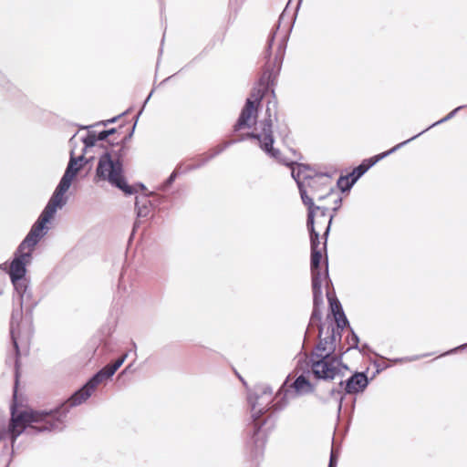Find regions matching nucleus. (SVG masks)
<instances>
[{"label":"nucleus","mask_w":467,"mask_h":467,"mask_svg":"<svg viewBox=\"0 0 467 467\" xmlns=\"http://www.w3.org/2000/svg\"><path fill=\"white\" fill-rule=\"evenodd\" d=\"M117 147H118V149L112 148L110 150H107L104 153H109L112 156L113 160H119V161H121V158L126 153L125 145L124 144L117 145Z\"/></svg>","instance_id":"obj_23"},{"label":"nucleus","mask_w":467,"mask_h":467,"mask_svg":"<svg viewBox=\"0 0 467 467\" xmlns=\"http://www.w3.org/2000/svg\"><path fill=\"white\" fill-rule=\"evenodd\" d=\"M307 195L318 202L325 201L334 195L332 180L327 174L315 173L313 179L306 183Z\"/></svg>","instance_id":"obj_14"},{"label":"nucleus","mask_w":467,"mask_h":467,"mask_svg":"<svg viewBox=\"0 0 467 467\" xmlns=\"http://www.w3.org/2000/svg\"><path fill=\"white\" fill-rule=\"evenodd\" d=\"M100 383L99 379L94 375L81 389L71 395L65 405L54 410H30L16 413L14 408H12V416L8 430L3 433L0 432V441L5 435H8L12 446H14L17 437L27 428L36 431V432L58 431L63 430L68 408L84 403L91 397Z\"/></svg>","instance_id":"obj_1"},{"label":"nucleus","mask_w":467,"mask_h":467,"mask_svg":"<svg viewBox=\"0 0 467 467\" xmlns=\"http://www.w3.org/2000/svg\"><path fill=\"white\" fill-rule=\"evenodd\" d=\"M108 182L110 185L119 188L126 194L135 192L132 186L126 182L123 175L122 161L113 160L109 153H103L98 161L95 182Z\"/></svg>","instance_id":"obj_4"},{"label":"nucleus","mask_w":467,"mask_h":467,"mask_svg":"<svg viewBox=\"0 0 467 467\" xmlns=\"http://www.w3.org/2000/svg\"><path fill=\"white\" fill-rule=\"evenodd\" d=\"M270 104L271 102H268L266 107L265 118L256 121L258 107L252 105L250 101H245L244 107L234 125V130L237 131L245 128L250 129L254 125L253 131L248 132L239 140L245 139L256 140L262 150L271 158L279 160L280 151L273 147V123L277 120V118L275 112L272 113Z\"/></svg>","instance_id":"obj_3"},{"label":"nucleus","mask_w":467,"mask_h":467,"mask_svg":"<svg viewBox=\"0 0 467 467\" xmlns=\"http://www.w3.org/2000/svg\"><path fill=\"white\" fill-rule=\"evenodd\" d=\"M115 121H116V118H113V119H109L107 121H102L101 124L107 125V123H112V122H115Z\"/></svg>","instance_id":"obj_38"},{"label":"nucleus","mask_w":467,"mask_h":467,"mask_svg":"<svg viewBox=\"0 0 467 467\" xmlns=\"http://www.w3.org/2000/svg\"><path fill=\"white\" fill-rule=\"evenodd\" d=\"M428 355H422V356H412V357H405V358H396V359H393L392 362L393 363H399V362H411V361H414V360H417L422 357H427Z\"/></svg>","instance_id":"obj_30"},{"label":"nucleus","mask_w":467,"mask_h":467,"mask_svg":"<svg viewBox=\"0 0 467 467\" xmlns=\"http://www.w3.org/2000/svg\"><path fill=\"white\" fill-rule=\"evenodd\" d=\"M313 300L315 301V299L313 298ZM323 303V300L321 302H319L317 305H316L314 303V310H313V313H312V319H315V318H317V319H320V314L318 313L317 311V307L319 306V305H321Z\"/></svg>","instance_id":"obj_33"},{"label":"nucleus","mask_w":467,"mask_h":467,"mask_svg":"<svg viewBox=\"0 0 467 467\" xmlns=\"http://www.w3.org/2000/svg\"><path fill=\"white\" fill-rule=\"evenodd\" d=\"M337 336L333 326L319 327V343L310 356H334Z\"/></svg>","instance_id":"obj_15"},{"label":"nucleus","mask_w":467,"mask_h":467,"mask_svg":"<svg viewBox=\"0 0 467 467\" xmlns=\"http://www.w3.org/2000/svg\"><path fill=\"white\" fill-rule=\"evenodd\" d=\"M65 205L58 202V201L50 198L37 221L33 224L29 233L20 244L21 249H29L34 251L39 240L47 233L48 228L47 227V224L54 217L57 209H61Z\"/></svg>","instance_id":"obj_5"},{"label":"nucleus","mask_w":467,"mask_h":467,"mask_svg":"<svg viewBox=\"0 0 467 467\" xmlns=\"http://www.w3.org/2000/svg\"><path fill=\"white\" fill-rule=\"evenodd\" d=\"M277 161L292 167V177L296 182L303 203L307 207H315L316 204L313 202V198H310L307 195L306 190V183H308L315 175L313 174V171L305 164H296V168H295V163L286 162L281 158V153L279 154V160Z\"/></svg>","instance_id":"obj_10"},{"label":"nucleus","mask_w":467,"mask_h":467,"mask_svg":"<svg viewBox=\"0 0 467 467\" xmlns=\"http://www.w3.org/2000/svg\"><path fill=\"white\" fill-rule=\"evenodd\" d=\"M108 134L106 132V130H103L101 132H99L98 135H97V139L98 140H105L107 138H108Z\"/></svg>","instance_id":"obj_34"},{"label":"nucleus","mask_w":467,"mask_h":467,"mask_svg":"<svg viewBox=\"0 0 467 467\" xmlns=\"http://www.w3.org/2000/svg\"><path fill=\"white\" fill-rule=\"evenodd\" d=\"M291 388L298 396L306 395L314 392V385L306 379L305 375L298 376L292 383Z\"/></svg>","instance_id":"obj_18"},{"label":"nucleus","mask_w":467,"mask_h":467,"mask_svg":"<svg viewBox=\"0 0 467 467\" xmlns=\"http://www.w3.org/2000/svg\"><path fill=\"white\" fill-rule=\"evenodd\" d=\"M278 133L285 140L289 134V129L286 124H281L278 126Z\"/></svg>","instance_id":"obj_32"},{"label":"nucleus","mask_w":467,"mask_h":467,"mask_svg":"<svg viewBox=\"0 0 467 467\" xmlns=\"http://www.w3.org/2000/svg\"><path fill=\"white\" fill-rule=\"evenodd\" d=\"M327 296L329 301L330 308L334 317L337 315H338L339 317H344V311L342 309L340 302L337 298L331 297L328 292L327 294Z\"/></svg>","instance_id":"obj_21"},{"label":"nucleus","mask_w":467,"mask_h":467,"mask_svg":"<svg viewBox=\"0 0 467 467\" xmlns=\"http://www.w3.org/2000/svg\"><path fill=\"white\" fill-rule=\"evenodd\" d=\"M32 253L29 249H21L19 244L8 271L19 304V309L12 313L10 323V334L16 356L19 354L18 340H28L33 334V310L38 304L33 297L29 282L26 278V265L32 261Z\"/></svg>","instance_id":"obj_2"},{"label":"nucleus","mask_w":467,"mask_h":467,"mask_svg":"<svg viewBox=\"0 0 467 467\" xmlns=\"http://www.w3.org/2000/svg\"><path fill=\"white\" fill-rule=\"evenodd\" d=\"M330 394L332 397H335V399L337 400V410L338 411H340L343 402V396L341 395L340 390L333 389H331Z\"/></svg>","instance_id":"obj_27"},{"label":"nucleus","mask_w":467,"mask_h":467,"mask_svg":"<svg viewBox=\"0 0 467 467\" xmlns=\"http://www.w3.org/2000/svg\"><path fill=\"white\" fill-rule=\"evenodd\" d=\"M286 403L287 402H285L284 404H281V405L276 403V404L273 405V407H275V410H282L286 405Z\"/></svg>","instance_id":"obj_37"},{"label":"nucleus","mask_w":467,"mask_h":467,"mask_svg":"<svg viewBox=\"0 0 467 467\" xmlns=\"http://www.w3.org/2000/svg\"><path fill=\"white\" fill-rule=\"evenodd\" d=\"M308 365L314 377L323 380H333L348 369L337 356H310Z\"/></svg>","instance_id":"obj_6"},{"label":"nucleus","mask_w":467,"mask_h":467,"mask_svg":"<svg viewBox=\"0 0 467 467\" xmlns=\"http://www.w3.org/2000/svg\"><path fill=\"white\" fill-rule=\"evenodd\" d=\"M151 94H152V93H150V95L147 97V99H146V100H145L144 104L148 102V100L150 99V98Z\"/></svg>","instance_id":"obj_41"},{"label":"nucleus","mask_w":467,"mask_h":467,"mask_svg":"<svg viewBox=\"0 0 467 467\" xmlns=\"http://www.w3.org/2000/svg\"><path fill=\"white\" fill-rule=\"evenodd\" d=\"M84 150L88 148L95 146L98 141L97 135L94 132H88L86 137L83 138Z\"/></svg>","instance_id":"obj_25"},{"label":"nucleus","mask_w":467,"mask_h":467,"mask_svg":"<svg viewBox=\"0 0 467 467\" xmlns=\"http://www.w3.org/2000/svg\"><path fill=\"white\" fill-rule=\"evenodd\" d=\"M464 106H460V107H457L456 109H454L452 111H451L447 116H445L443 119L436 121L435 123L431 124L430 127H428L426 130H422L421 132L418 133L417 135L420 136L422 133H424L425 131L429 130L430 129L439 125V124H441L443 122H446L448 121L449 119H451V118L454 117V115L456 114L457 111H459L460 109H462Z\"/></svg>","instance_id":"obj_22"},{"label":"nucleus","mask_w":467,"mask_h":467,"mask_svg":"<svg viewBox=\"0 0 467 467\" xmlns=\"http://www.w3.org/2000/svg\"><path fill=\"white\" fill-rule=\"evenodd\" d=\"M465 348H467V344H463V345H462V346H460L458 348H453V349H451L450 351H447L446 354H451V353L456 352L458 349Z\"/></svg>","instance_id":"obj_35"},{"label":"nucleus","mask_w":467,"mask_h":467,"mask_svg":"<svg viewBox=\"0 0 467 467\" xmlns=\"http://www.w3.org/2000/svg\"><path fill=\"white\" fill-rule=\"evenodd\" d=\"M322 258V248L312 247L311 249V274L312 289L315 304L322 301V283L328 278L327 266L321 272L320 262Z\"/></svg>","instance_id":"obj_13"},{"label":"nucleus","mask_w":467,"mask_h":467,"mask_svg":"<svg viewBox=\"0 0 467 467\" xmlns=\"http://www.w3.org/2000/svg\"><path fill=\"white\" fill-rule=\"evenodd\" d=\"M282 60L275 57V63L273 67L270 68V66H267L265 70L263 76L260 78V87L254 88L251 91L250 96L247 98L246 101H250L252 105L259 107L262 99L265 96V92L271 86L275 85L276 80Z\"/></svg>","instance_id":"obj_11"},{"label":"nucleus","mask_w":467,"mask_h":467,"mask_svg":"<svg viewBox=\"0 0 467 467\" xmlns=\"http://www.w3.org/2000/svg\"><path fill=\"white\" fill-rule=\"evenodd\" d=\"M237 140H232V141H227L222 145H218L216 148H214L213 150V152L210 153L207 157L205 158H202L201 161L195 165H192L191 167L188 168V170H194V169H198L202 166H203L205 163H207L210 160H212L213 158H214L215 156H217L218 154H220L221 152H223L228 146H230L231 144L233 143H235Z\"/></svg>","instance_id":"obj_19"},{"label":"nucleus","mask_w":467,"mask_h":467,"mask_svg":"<svg viewBox=\"0 0 467 467\" xmlns=\"http://www.w3.org/2000/svg\"><path fill=\"white\" fill-rule=\"evenodd\" d=\"M274 41V36H272L269 40H268V49H270L272 47V43Z\"/></svg>","instance_id":"obj_40"},{"label":"nucleus","mask_w":467,"mask_h":467,"mask_svg":"<svg viewBox=\"0 0 467 467\" xmlns=\"http://www.w3.org/2000/svg\"><path fill=\"white\" fill-rule=\"evenodd\" d=\"M335 319L337 322V327H335L336 335L338 337V338H340L341 335H340L339 330L343 329L347 325H348V321L345 315H344V317H339L338 315H337V316H335Z\"/></svg>","instance_id":"obj_24"},{"label":"nucleus","mask_w":467,"mask_h":467,"mask_svg":"<svg viewBox=\"0 0 467 467\" xmlns=\"http://www.w3.org/2000/svg\"><path fill=\"white\" fill-rule=\"evenodd\" d=\"M328 466H335V467H337V462H336V460L334 458L333 453H331Z\"/></svg>","instance_id":"obj_36"},{"label":"nucleus","mask_w":467,"mask_h":467,"mask_svg":"<svg viewBox=\"0 0 467 467\" xmlns=\"http://www.w3.org/2000/svg\"><path fill=\"white\" fill-rule=\"evenodd\" d=\"M419 135H415L411 137L410 139L402 141L390 150L382 152L380 154H378L372 158L364 160L361 164H359L358 167L354 168L352 172H350L347 176H340L337 180V186L340 188L342 192L349 191L351 187L354 185V183L372 166H374L378 161L384 159L385 157L389 156V154L395 152L398 149L403 147L410 141L415 140L418 138Z\"/></svg>","instance_id":"obj_8"},{"label":"nucleus","mask_w":467,"mask_h":467,"mask_svg":"<svg viewBox=\"0 0 467 467\" xmlns=\"http://www.w3.org/2000/svg\"><path fill=\"white\" fill-rule=\"evenodd\" d=\"M84 156L74 157V152H70V159L67 163L65 173L63 174L58 185L53 192L51 198L58 201V202L66 205L67 202V197L66 192L71 186L72 181L76 178L78 172L83 167Z\"/></svg>","instance_id":"obj_9"},{"label":"nucleus","mask_w":467,"mask_h":467,"mask_svg":"<svg viewBox=\"0 0 467 467\" xmlns=\"http://www.w3.org/2000/svg\"><path fill=\"white\" fill-rule=\"evenodd\" d=\"M128 358V354H124L116 359L112 364L106 365L99 371H98L95 376L99 379V380L102 383L104 380L112 377L115 372L122 366Z\"/></svg>","instance_id":"obj_17"},{"label":"nucleus","mask_w":467,"mask_h":467,"mask_svg":"<svg viewBox=\"0 0 467 467\" xmlns=\"http://www.w3.org/2000/svg\"><path fill=\"white\" fill-rule=\"evenodd\" d=\"M106 132H107L108 136H109V135H111V134L115 133V132H116V130H115V129H110V130H106Z\"/></svg>","instance_id":"obj_39"},{"label":"nucleus","mask_w":467,"mask_h":467,"mask_svg":"<svg viewBox=\"0 0 467 467\" xmlns=\"http://www.w3.org/2000/svg\"><path fill=\"white\" fill-rule=\"evenodd\" d=\"M328 467H335V466H328Z\"/></svg>","instance_id":"obj_44"},{"label":"nucleus","mask_w":467,"mask_h":467,"mask_svg":"<svg viewBox=\"0 0 467 467\" xmlns=\"http://www.w3.org/2000/svg\"><path fill=\"white\" fill-rule=\"evenodd\" d=\"M130 366L126 367L124 371H127L130 368Z\"/></svg>","instance_id":"obj_42"},{"label":"nucleus","mask_w":467,"mask_h":467,"mask_svg":"<svg viewBox=\"0 0 467 467\" xmlns=\"http://www.w3.org/2000/svg\"><path fill=\"white\" fill-rule=\"evenodd\" d=\"M178 175V172L177 171H173L171 172V174L169 176V178L165 181V182L162 184V186L161 187V190H166L168 187H170L172 182H174V180L176 179Z\"/></svg>","instance_id":"obj_29"},{"label":"nucleus","mask_w":467,"mask_h":467,"mask_svg":"<svg viewBox=\"0 0 467 467\" xmlns=\"http://www.w3.org/2000/svg\"><path fill=\"white\" fill-rule=\"evenodd\" d=\"M343 384H344V382H343V381H340L339 385H340L341 387L343 386Z\"/></svg>","instance_id":"obj_43"},{"label":"nucleus","mask_w":467,"mask_h":467,"mask_svg":"<svg viewBox=\"0 0 467 467\" xmlns=\"http://www.w3.org/2000/svg\"><path fill=\"white\" fill-rule=\"evenodd\" d=\"M307 210H308V213H307L306 225H307V229L310 232L311 248L314 246L317 248H321L320 247L319 233L315 228V215H316L315 211L316 210L320 211V216L323 217V219H324L323 224H326V223L327 224L326 226L325 232H324V235L326 237L327 236L328 233H329L330 225H331L332 220L334 218V215L327 214L329 207H327L326 205H315V207H307ZM326 243H327V238L325 239V242L323 244V248L326 247Z\"/></svg>","instance_id":"obj_12"},{"label":"nucleus","mask_w":467,"mask_h":467,"mask_svg":"<svg viewBox=\"0 0 467 467\" xmlns=\"http://www.w3.org/2000/svg\"><path fill=\"white\" fill-rule=\"evenodd\" d=\"M327 200H332L334 206L332 207V210L334 213L337 212L341 206L342 203V197L334 190V195L332 197H329ZM335 216V213H333Z\"/></svg>","instance_id":"obj_26"},{"label":"nucleus","mask_w":467,"mask_h":467,"mask_svg":"<svg viewBox=\"0 0 467 467\" xmlns=\"http://www.w3.org/2000/svg\"><path fill=\"white\" fill-rule=\"evenodd\" d=\"M358 341V337L353 331H351V336L348 339L349 348H357Z\"/></svg>","instance_id":"obj_31"},{"label":"nucleus","mask_w":467,"mask_h":467,"mask_svg":"<svg viewBox=\"0 0 467 467\" xmlns=\"http://www.w3.org/2000/svg\"><path fill=\"white\" fill-rule=\"evenodd\" d=\"M149 201L143 198L142 202L137 197L135 202V208L137 211L138 217H147L150 213Z\"/></svg>","instance_id":"obj_20"},{"label":"nucleus","mask_w":467,"mask_h":467,"mask_svg":"<svg viewBox=\"0 0 467 467\" xmlns=\"http://www.w3.org/2000/svg\"><path fill=\"white\" fill-rule=\"evenodd\" d=\"M315 213H316V215H315V227L317 226L318 229H324L325 230V228H326V226L327 224V223L323 224L324 219H323V217L320 216V211L316 210Z\"/></svg>","instance_id":"obj_28"},{"label":"nucleus","mask_w":467,"mask_h":467,"mask_svg":"<svg viewBox=\"0 0 467 467\" xmlns=\"http://www.w3.org/2000/svg\"><path fill=\"white\" fill-rule=\"evenodd\" d=\"M273 400V390L268 386H257L254 391L249 394L248 402L251 406V416L254 420L252 426L254 431L253 439L260 433L261 426L257 420L270 409V404Z\"/></svg>","instance_id":"obj_7"},{"label":"nucleus","mask_w":467,"mask_h":467,"mask_svg":"<svg viewBox=\"0 0 467 467\" xmlns=\"http://www.w3.org/2000/svg\"><path fill=\"white\" fill-rule=\"evenodd\" d=\"M368 385V379L364 372H356L348 378L345 384L347 394H357L363 392Z\"/></svg>","instance_id":"obj_16"}]
</instances>
